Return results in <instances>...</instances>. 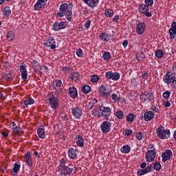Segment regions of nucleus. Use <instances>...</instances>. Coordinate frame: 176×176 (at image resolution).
I'll return each mask as SVG.
<instances>
[{
  "mask_svg": "<svg viewBox=\"0 0 176 176\" xmlns=\"http://www.w3.org/2000/svg\"><path fill=\"white\" fill-rule=\"evenodd\" d=\"M64 3L61 4L59 7L60 12L56 13V17H64V16H66L67 20L68 21H71L72 20V6H74V4L72 3Z\"/></svg>",
  "mask_w": 176,
  "mask_h": 176,
  "instance_id": "1",
  "label": "nucleus"
},
{
  "mask_svg": "<svg viewBox=\"0 0 176 176\" xmlns=\"http://www.w3.org/2000/svg\"><path fill=\"white\" fill-rule=\"evenodd\" d=\"M58 170L62 173V174H65V175H71L73 172L74 174L78 173V168L74 166V165H69V166H67V165H65V160L64 159L60 160Z\"/></svg>",
  "mask_w": 176,
  "mask_h": 176,
  "instance_id": "2",
  "label": "nucleus"
},
{
  "mask_svg": "<svg viewBox=\"0 0 176 176\" xmlns=\"http://www.w3.org/2000/svg\"><path fill=\"white\" fill-rule=\"evenodd\" d=\"M156 133L157 137L161 138V140H167V138H170V130L164 129V126H160L156 129Z\"/></svg>",
  "mask_w": 176,
  "mask_h": 176,
  "instance_id": "3",
  "label": "nucleus"
},
{
  "mask_svg": "<svg viewBox=\"0 0 176 176\" xmlns=\"http://www.w3.org/2000/svg\"><path fill=\"white\" fill-rule=\"evenodd\" d=\"M111 93H112V89L109 87L100 85L99 87V94L100 96H103L104 98H109V97H111Z\"/></svg>",
  "mask_w": 176,
  "mask_h": 176,
  "instance_id": "4",
  "label": "nucleus"
},
{
  "mask_svg": "<svg viewBox=\"0 0 176 176\" xmlns=\"http://www.w3.org/2000/svg\"><path fill=\"white\" fill-rule=\"evenodd\" d=\"M43 45L46 47H50V49L54 50L56 49V40L53 36H48L43 41Z\"/></svg>",
  "mask_w": 176,
  "mask_h": 176,
  "instance_id": "5",
  "label": "nucleus"
},
{
  "mask_svg": "<svg viewBox=\"0 0 176 176\" xmlns=\"http://www.w3.org/2000/svg\"><path fill=\"white\" fill-rule=\"evenodd\" d=\"M140 100L143 101V102H150L153 100V94L151 92H145L140 95Z\"/></svg>",
  "mask_w": 176,
  "mask_h": 176,
  "instance_id": "6",
  "label": "nucleus"
},
{
  "mask_svg": "<svg viewBox=\"0 0 176 176\" xmlns=\"http://www.w3.org/2000/svg\"><path fill=\"white\" fill-rule=\"evenodd\" d=\"M112 124L108 121H104L100 125V130L104 134H107V133H109L111 131V126Z\"/></svg>",
  "mask_w": 176,
  "mask_h": 176,
  "instance_id": "7",
  "label": "nucleus"
},
{
  "mask_svg": "<svg viewBox=\"0 0 176 176\" xmlns=\"http://www.w3.org/2000/svg\"><path fill=\"white\" fill-rule=\"evenodd\" d=\"M175 78V76L171 72H168L163 77V81L164 83H166L167 85L171 84L174 78Z\"/></svg>",
  "mask_w": 176,
  "mask_h": 176,
  "instance_id": "8",
  "label": "nucleus"
},
{
  "mask_svg": "<svg viewBox=\"0 0 176 176\" xmlns=\"http://www.w3.org/2000/svg\"><path fill=\"white\" fill-rule=\"evenodd\" d=\"M72 113L75 119H80L83 114V111H82V109L79 107H76L72 109Z\"/></svg>",
  "mask_w": 176,
  "mask_h": 176,
  "instance_id": "9",
  "label": "nucleus"
},
{
  "mask_svg": "<svg viewBox=\"0 0 176 176\" xmlns=\"http://www.w3.org/2000/svg\"><path fill=\"white\" fill-rule=\"evenodd\" d=\"M49 102L52 109H57L58 106V99L54 95H50Z\"/></svg>",
  "mask_w": 176,
  "mask_h": 176,
  "instance_id": "10",
  "label": "nucleus"
},
{
  "mask_svg": "<svg viewBox=\"0 0 176 176\" xmlns=\"http://www.w3.org/2000/svg\"><path fill=\"white\" fill-rule=\"evenodd\" d=\"M146 25L144 22L139 23L136 26V32L138 35H142L145 32Z\"/></svg>",
  "mask_w": 176,
  "mask_h": 176,
  "instance_id": "11",
  "label": "nucleus"
},
{
  "mask_svg": "<svg viewBox=\"0 0 176 176\" xmlns=\"http://www.w3.org/2000/svg\"><path fill=\"white\" fill-rule=\"evenodd\" d=\"M101 111H102L101 116H104L106 120H108V118L111 116V108H109V107H104L103 109H100V112Z\"/></svg>",
  "mask_w": 176,
  "mask_h": 176,
  "instance_id": "12",
  "label": "nucleus"
},
{
  "mask_svg": "<svg viewBox=\"0 0 176 176\" xmlns=\"http://www.w3.org/2000/svg\"><path fill=\"white\" fill-rule=\"evenodd\" d=\"M169 32V38L170 39H174L176 35V22H173L171 24V27L168 30Z\"/></svg>",
  "mask_w": 176,
  "mask_h": 176,
  "instance_id": "13",
  "label": "nucleus"
},
{
  "mask_svg": "<svg viewBox=\"0 0 176 176\" xmlns=\"http://www.w3.org/2000/svg\"><path fill=\"white\" fill-rule=\"evenodd\" d=\"M173 156V151L171 150H166L162 154V162L165 163L167 160H170V157Z\"/></svg>",
  "mask_w": 176,
  "mask_h": 176,
  "instance_id": "14",
  "label": "nucleus"
},
{
  "mask_svg": "<svg viewBox=\"0 0 176 176\" xmlns=\"http://www.w3.org/2000/svg\"><path fill=\"white\" fill-rule=\"evenodd\" d=\"M156 157L155 151H147L146 153V160L148 163L153 162V160Z\"/></svg>",
  "mask_w": 176,
  "mask_h": 176,
  "instance_id": "15",
  "label": "nucleus"
},
{
  "mask_svg": "<svg viewBox=\"0 0 176 176\" xmlns=\"http://www.w3.org/2000/svg\"><path fill=\"white\" fill-rule=\"evenodd\" d=\"M20 71L21 72V78L23 80H26L27 76H28V74L27 72V65H21Z\"/></svg>",
  "mask_w": 176,
  "mask_h": 176,
  "instance_id": "16",
  "label": "nucleus"
},
{
  "mask_svg": "<svg viewBox=\"0 0 176 176\" xmlns=\"http://www.w3.org/2000/svg\"><path fill=\"white\" fill-rule=\"evenodd\" d=\"M144 120L145 122H151L152 119L155 118V112L148 111L144 113Z\"/></svg>",
  "mask_w": 176,
  "mask_h": 176,
  "instance_id": "17",
  "label": "nucleus"
},
{
  "mask_svg": "<svg viewBox=\"0 0 176 176\" xmlns=\"http://www.w3.org/2000/svg\"><path fill=\"white\" fill-rule=\"evenodd\" d=\"M83 2L90 8H96L98 5L100 0H83Z\"/></svg>",
  "mask_w": 176,
  "mask_h": 176,
  "instance_id": "18",
  "label": "nucleus"
},
{
  "mask_svg": "<svg viewBox=\"0 0 176 176\" xmlns=\"http://www.w3.org/2000/svg\"><path fill=\"white\" fill-rule=\"evenodd\" d=\"M69 96L72 98H76L78 97V90H76L75 87H70L69 88Z\"/></svg>",
  "mask_w": 176,
  "mask_h": 176,
  "instance_id": "19",
  "label": "nucleus"
},
{
  "mask_svg": "<svg viewBox=\"0 0 176 176\" xmlns=\"http://www.w3.org/2000/svg\"><path fill=\"white\" fill-rule=\"evenodd\" d=\"M151 170H152V166H147L144 169H140L138 170L137 175L138 176L144 175V174H148V173H151Z\"/></svg>",
  "mask_w": 176,
  "mask_h": 176,
  "instance_id": "20",
  "label": "nucleus"
},
{
  "mask_svg": "<svg viewBox=\"0 0 176 176\" xmlns=\"http://www.w3.org/2000/svg\"><path fill=\"white\" fill-rule=\"evenodd\" d=\"M25 162L30 167H32V160L31 158V153L30 152H27L25 155Z\"/></svg>",
  "mask_w": 176,
  "mask_h": 176,
  "instance_id": "21",
  "label": "nucleus"
},
{
  "mask_svg": "<svg viewBox=\"0 0 176 176\" xmlns=\"http://www.w3.org/2000/svg\"><path fill=\"white\" fill-rule=\"evenodd\" d=\"M20 167H21V164L20 162H16L13 167V172H12V174H15V175H17L19 174V171H20Z\"/></svg>",
  "mask_w": 176,
  "mask_h": 176,
  "instance_id": "22",
  "label": "nucleus"
},
{
  "mask_svg": "<svg viewBox=\"0 0 176 176\" xmlns=\"http://www.w3.org/2000/svg\"><path fill=\"white\" fill-rule=\"evenodd\" d=\"M32 65L35 72H39V71H41V65H39V63H38V61L32 60Z\"/></svg>",
  "mask_w": 176,
  "mask_h": 176,
  "instance_id": "23",
  "label": "nucleus"
},
{
  "mask_svg": "<svg viewBox=\"0 0 176 176\" xmlns=\"http://www.w3.org/2000/svg\"><path fill=\"white\" fill-rule=\"evenodd\" d=\"M76 140H77L76 141V144L78 145V146H83L84 144V140L83 138L80 135H78L77 137L76 138Z\"/></svg>",
  "mask_w": 176,
  "mask_h": 176,
  "instance_id": "24",
  "label": "nucleus"
},
{
  "mask_svg": "<svg viewBox=\"0 0 176 176\" xmlns=\"http://www.w3.org/2000/svg\"><path fill=\"white\" fill-rule=\"evenodd\" d=\"M139 10L141 13H146L149 10V7L146 4H142L139 6Z\"/></svg>",
  "mask_w": 176,
  "mask_h": 176,
  "instance_id": "25",
  "label": "nucleus"
},
{
  "mask_svg": "<svg viewBox=\"0 0 176 176\" xmlns=\"http://www.w3.org/2000/svg\"><path fill=\"white\" fill-rule=\"evenodd\" d=\"M99 37L101 41H103V42H108V41H109V34L107 33H101L99 35Z\"/></svg>",
  "mask_w": 176,
  "mask_h": 176,
  "instance_id": "26",
  "label": "nucleus"
},
{
  "mask_svg": "<svg viewBox=\"0 0 176 176\" xmlns=\"http://www.w3.org/2000/svg\"><path fill=\"white\" fill-rule=\"evenodd\" d=\"M68 155L70 159H75L76 157V151L74 148L68 150Z\"/></svg>",
  "mask_w": 176,
  "mask_h": 176,
  "instance_id": "27",
  "label": "nucleus"
},
{
  "mask_svg": "<svg viewBox=\"0 0 176 176\" xmlns=\"http://www.w3.org/2000/svg\"><path fill=\"white\" fill-rule=\"evenodd\" d=\"M37 134L39 138H45L46 135L45 134V129L43 128H39L37 129Z\"/></svg>",
  "mask_w": 176,
  "mask_h": 176,
  "instance_id": "28",
  "label": "nucleus"
},
{
  "mask_svg": "<svg viewBox=\"0 0 176 176\" xmlns=\"http://www.w3.org/2000/svg\"><path fill=\"white\" fill-rule=\"evenodd\" d=\"M131 151V147H130V146L129 145L123 146L120 149V151L122 152V153H129Z\"/></svg>",
  "mask_w": 176,
  "mask_h": 176,
  "instance_id": "29",
  "label": "nucleus"
},
{
  "mask_svg": "<svg viewBox=\"0 0 176 176\" xmlns=\"http://www.w3.org/2000/svg\"><path fill=\"white\" fill-rule=\"evenodd\" d=\"M69 79L72 80H74V82H76V80H79V74L78 72H74L69 76Z\"/></svg>",
  "mask_w": 176,
  "mask_h": 176,
  "instance_id": "30",
  "label": "nucleus"
},
{
  "mask_svg": "<svg viewBox=\"0 0 176 176\" xmlns=\"http://www.w3.org/2000/svg\"><path fill=\"white\" fill-rule=\"evenodd\" d=\"M7 39L9 42H12L14 39V32L13 31H9L7 33Z\"/></svg>",
  "mask_w": 176,
  "mask_h": 176,
  "instance_id": "31",
  "label": "nucleus"
},
{
  "mask_svg": "<svg viewBox=\"0 0 176 176\" xmlns=\"http://www.w3.org/2000/svg\"><path fill=\"white\" fill-rule=\"evenodd\" d=\"M35 100L32 98H28L25 100H23V104L25 105L26 107H28V105H32V104H34Z\"/></svg>",
  "mask_w": 176,
  "mask_h": 176,
  "instance_id": "32",
  "label": "nucleus"
},
{
  "mask_svg": "<svg viewBox=\"0 0 176 176\" xmlns=\"http://www.w3.org/2000/svg\"><path fill=\"white\" fill-rule=\"evenodd\" d=\"M111 79L112 80H119L120 79V74L118 72H111Z\"/></svg>",
  "mask_w": 176,
  "mask_h": 176,
  "instance_id": "33",
  "label": "nucleus"
},
{
  "mask_svg": "<svg viewBox=\"0 0 176 176\" xmlns=\"http://www.w3.org/2000/svg\"><path fill=\"white\" fill-rule=\"evenodd\" d=\"M144 58H145V54H144L143 52L137 54L136 60H138V61H142Z\"/></svg>",
  "mask_w": 176,
  "mask_h": 176,
  "instance_id": "34",
  "label": "nucleus"
},
{
  "mask_svg": "<svg viewBox=\"0 0 176 176\" xmlns=\"http://www.w3.org/2000/svg\"><path fill=\"white\" fill-rule=\"evenodd\" d=\"M11 13H12V11L10 10V7L9 6L5 7L3 11V14L4 16H10Z\"/></svg>",
  "mask_w": 176,
  "mask_h": 176,
  "instance_id": "35",
  "label": "nucleus"
},
{
  "mask_svg": "<svg viewBox=\"0 0 176 176\" xmlns=\"http://www.w3.org/2000/svg\"><path fill=\"white\" fill-rule=\"evenodd\" d=\"M90 90H91V87L89 85H85L82 87V91L85 94H89V93H90Z\"/></svg>",
  "mask_w": 176,
  "mask_h": 176,
  "instance_id": "36",
  "label": "nucleus"
},
{
  "mask_svg": "<svg viewBox=\"0 0 176 176\" xmlns=\"http://www.w3.org/2000/svg\"><path fill=\"white\" fill-rule=\"evenodd\" d=\"M115 116L116 118H117V119H123V111H122L121 110H118L116 113H115Z\"/></svg>",
  "mask_w": 176,
  "mask_h": 176,
  "instance_id": "37",
  "label": "nucleus"
},
{
  "mask_svg": "<svg viewBox=\"0 0 176 176\" xmlns=\"http://www.w3.org/2000/svg\"><path fill=\"white\" fill-rule=\"evenodd\" d=\"M106 17H112L113 16V10L112 9H107L104 12Z\"/></svg>",
  "mask_w": 176,
  "mask_h": 176,
  "instance_id": "38",
  "label": "nucleus"
},
{
  "mask_svg": "<svg viewBox=\"0 0 176 176\" xmlns=\"http://www.w3.org/2000/svg\"><path fill=\"white\" fill-rule=\"evenodd\" d=\"M155 56L157 57V58H162V57L164 56V52H163V50H158L155 51Z\"/></svg>",
  "mask_w": 176,
  "mask_h": 176,
  "instance_id": "39",
  "label": "nucleus"
},
{
  "mask_svg": "<svg viewBox=\"0 0 176 176\" xmlns=\"http://www.w3.org/2000/svg\"><path fill=\"white\" fill-rule=\"evenodd\" d=\"M12 130L13 134H20V133L23 132V129H21V128L19 126H15L14 128H12Z\"/></svg>",
  "mask_w": 176,
  "mask_h": 176,
  "instance_id": "40",
  "label": "nucleus"
},
{
  "mask_svg": "<svg viewBox=\"0 0 176 176\" xmlns=\"http://www.w3.org/2000/svg\"><path fill=\"white\" fill-rule=\"evenodd\" d=\"M52 28H53L54 31H60V30H61V28L60 26V23L55 22L53 24Z\"/></svg>",
  "mask_w": 176,
  "mask_h": 176,
  "instance_id": "41",
  "label": "nucleus"
},
{
  "mask_svg": "<svg viewBox=\"0 0 176 176\" xmlns=\"http://www.w3.org/2000/svg\"><path fill=\"white\" fill-rule=\"evenodd\" d=\"M135 118V116L133 113H129L126 116V122H134Z\"/></svg>",
  "mask_w": 176,
  "mask_h": 176,
  "instance_id": "42",
  "label": "nucleus"
},
{
  "mask_svg": "<svg viewBox=\"0 0 176 176\" xmlns=\"http://www.w3.org/2000/svg\"><path fill=\"white\" fill-rule=\"evenodd\" d=\"M100 80V77L97 75H93L91 76V82L92 83H97Z\"/></svg>",
  "mask_w": 176,
  "mask_h": 176,
  "instance_id": "43",
  "label": "nucleus"
},
{
  "mask_svg": "<svg viewBox=\"0 0 176 176\" xmlns=\"http://www.w3.org/2000/svg\"><path fill=\"white\" fill-rule=\"evenodd\" d=\"M153 168L156 171H159V170H160V168H162V165L160 164V162H156L153 164Z\"/></svg>",
  "mask_w": 176,
  "mask_h": 176,
  "instance_id": "44",
  "label": "nucleus"
},
{
  "mask_svg": "<svg viewBox=\"0 0 176 176\" xmlns=\"http://www.w3.org/2000/svg\"><path fill=\"white\" fill-rule=\"evenodd\" d=\"M102 57H103L104 60H105L106 61H108V60H109V58H111V53H109L108 52H104Z\"/></svg>",
  "mask_w": 176,
  "mask_h": 176,
  "instance_id": "45",
  "label": "nucleus"
},
{
  "mask_svg": "<svg viewBox=\"0 0 176 176\" xmlns=\"http://www.w3.org/2000/svg\"><path fill=\"white\" fill-rule=\"evenodd\" d=\"M3 78L6 80H9L10 82H11V80H13V77H12V72H9L8 74H6L3 76Z\"/></svg>",
  "mask_w": 176,
  "mask_h": 176,
  "instance_id": "46",
  "label": "nucleus"
},
{
  "mask_svg": "<svg viewBox=\"0 0 176 176\" xmlns=\"http://www.w3.org/2000/svg\"><path fill=\"white\" fill-rule=\"evenodd\" d=\"M34 10H41L43 8H45L43 6H42V4H40L38 1L36 2V3L34 5Z\"/></svg>",
  "mask_w": 176,
  "mask_h": 176,
  "instance_id": "47",
  "label": "nucleus"
},
{
  "mask_svg": "<svg viewBox=\"0 0 176 176\" xmlns=\"http://www.w3.org/2000/svg\"><path fill=\"white\" fill-rule=\"evenodd\" d=\"M56 85V87H61V85H63V82L60 80H56L53 82V85Z\"/></svg>",
  "mask_w": 176,
  "mask_h": 176,
  "instance_id": "48",
  "label": "nucleus"
},
{
  "mask_svg": "<svg viewBox=\"0 0 176 176\" xmlns=\"http://www.w3.org/2000/svg\"><path fill=\"white\" fill-rule=\"evenodd\" d=\"M49 71V67L47 66H42L40 68V72H45V74H47Z\"/></svg>",
  "mask_w": 176,
  "mask_h": 176,
  "instance_id": "49",
  "label": "nucleus"
},
{
  "mask_svg": "<svg viewBox=\"0 0 176 176\" xmlns=\"http://www.w3.org/2000/svg\"><path fill=\"white\" fill-rule=\"evenodd\" d=\"M76 54V56H78V57H83V51H82V49L80 48L77 50Z\"/></svg>",
  "mask_w": 176,
  "mask_h": 176,
  "instance_id": "50",
  "label": "nucleus"
},
{
  "mask_svg": "<svg viewBox=\"0 0 176 176\" xmlns=\"http://www.w3.org/2000/svg\"><path fill=\"white\" fill-rule=\"evenodd\" d=\"M37 1L44 8L46 6L47 3V0H38Z\"/></svg>",
  "mask_w": 176,
  "mask_h": 176,
  "instance_id": "51",
  "label": "nucleus"
},
{
  "mask_svg": "<svg viewBox=\"0 0 176 176\" xmlns=\"http://www.w3.org/2000/svg\"><path fill=\"white\" fill-rule=\"evenodd\" d=\"M170 94H171V92L170 91H166L163 93L164 98H168V97H170Z\"/></svg>",
  "mask_w": 176,
  "mask_h": 176,
  "instance_id": "52",
  "label": "nucleus"
},
{
  "mask_svg": "<svg viewBox=\"0 0 176 176\" xmlns=\"http://www.w3.org/2000/svg\"><path fill=\"white\" fill-rule=\"evenodd\" d=\"M148 149H151L148 151H153L156 153V148H155V145H153V144H150L148 145Z\"/></svg>",
  "mask_w": 176,
  "mask_h": 176,
  "instance_id": "53",
  "label": "nucleus"
},
{
  "mask_svg": "<svg viewBox=\"0 0 176 176\" xmlns=\"http://www.w3.org/2000/svg\"><path fill=\"white\" fill-rule=\"evenodd\" d=\"M90 24H91V21H87L85 24V28H86V30H89V28H90Z\"/></svg>",
  "mask_w": 176,
  "mask_h": 176,
  "instance_id": "54",
  "label": "nucleus"
},
{
  "mask_svg": "<svg viewBox=\"0 0 176 176\" xmlns=\"http://www.w3.org/2000/svg\"><path fill=\"white\" fill-rule=\"evenodd\" d=\"M131 134H133V130L131 129L126 130L124 132V135H126L127 137H129Z\"/></svg>",
  "mask_w": 176,
  "mask_h": 176,
  "instance_id": "55",
  "label": "nucleus"
},
{
  "mask_svg": "<svg viewBox=\"0 0 176 176\" xmlns=\"http://www.w3.org/2000/svg\"><path fill=\"white\" fill-rule=\"evenodd\" d=\"M59 24H60V30H64V28H66L67 27V23H65V21H60Z\"/></svg>",
  "mask_w": 176,
  "mask_h": 176,
  "instance_id": "56",
  "label": "nucleus"
},
{
  "mask_svg": "<svg viewBox=\"0 0 176 176\" xmlns=\"http://www.w3.org/2000/svg\"><path fill=\"white\" fill-rule=\"evenodd\" d=\"M111 76H112V72L109 71L106 72L105 78H107V79H111Z\"/></svg>",
  "mask_w": 176,
  "mask_h": 176,
  "instance_id": "57",
  "label": "nucleus"
},
{
  "mask_svg": "<svg viewBox=\"0 0 176 176\" xmlns=\"http://www.w3.org/2000/svg\"><path fill=\"white\" fill-rule=\"evenodd\" d=\"M145 3L147 6H152L153 5V0H145Z\"/></svg>",
  "mask_w": 176,
  "mask_h": 176,
  "instance_id": "58",
  "label": "nucleus"
},
{
  "mask_svg": "<svg viewBox=\"0 0 176 176\" xmlns=\"http://www.w3.org/2000/svg\"><path fill=\"white\" fill-rule=\"evenodd\" d=\"M136 138L138 141H141L142 140V133L141 132L136 133Z\"/></svg>",
  "mask_w": 176,
  "mask_h": 176,
  "instance_id": "59",
  "label": "nucleus"
},
{
  "mask_svg": "<svg viewBox=\"0 0 176 176\" xmlns=\"http://www.w3.org/2000/svg\"><path fill=\"white\" fill-rule=\"evenodd\" d=\"M111 98L113 101H118V100H119V96H118V95H116V94H113L111 95Z\"/></svg>",
  "mask_w": 176,
  "mask_h": 176,
  "instance_id": "60",
  "label": "nucleus"
},
{
  "mask_svg": "<svg viewBox=\"0 0 176 176\" xmlns=\"http://www.w3.org/2000/svg\"><path fill=\"white\" fill-rule=\"evenodd\" d=\"M63 71L64 74H69V67L65 66V67L63 68Z\"/></svg>",
  "mask_w": 176,
  "mask_h": 176,
  "instance_id": "61",
  "label": "nucleus"
},
{
  "mask_svg": "<svg viewBox=\"0 0 176 176\" xmlns=\"http://www.w3.org/2000/svg\"><path fill=\"white\" fill-rule=\"evenodd\" d=\"M152 108L154 112H159V106H153Z\"/></svg>",
  "mask_w": 176,
  "mask_h": 176,
  "instance_id": "62",
  "label": "nucleus"
},
{
  "mask_svg": "<svg viewBox=\"0 0 176 176\" xmlns=\"http://www.w3.org/2000/svg\"><path fill=\"white\" fill-rule=\"evenodd\" d=\"M119 20V15H115L113 18V21L115 23H117V21Z\"/></svg>",
  "mask_w": 176,
  "mask_h": 176,
  "instance_id": "63",
  "label": "nucleus"
},
{
  "mask_svg": "<svg viewBox=\"0 0 176 176\" xmlns=\"http://www.w3.org/2000/svg\"><path fill=\"white\" fill-rule=\"evenodd\" d=\"M171 83L173 85V87H176V77L175 76L173 78V80L171 82Z\"/></svg>",
  "mask_w": 176,
  "mask_h": 176,
  "instance_id": "64",
  "label": "nucleus"
}]
</instances>
